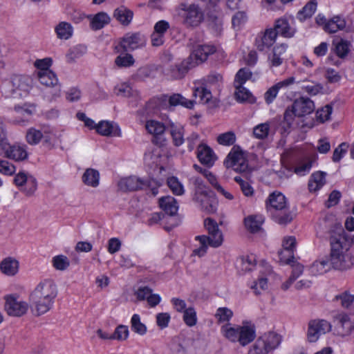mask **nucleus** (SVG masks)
<instances>
[{"label":"nucleus","instance_id":"f257e3e1","mask_svg":"<svg viewBox=\"0 0 354 354\" xmlns=\"http://www.w3.org/2000/svg\"><path fill=\"white\" fill-rule=\"evenodd\" d=\"M57 295V286L53 280L45 279L41 281L29 297L33 314L40 316L48 312L53 308Z\"/></svg>","mask_w":354,"mask_h":354},{"label":"nucleus","instance_id":"f03ea898","mask_svg":"<svg viewBox=\"0 0 354 354\" xmlns=\"http://www.w3.org/2000/svg\"><path fill=\"white\" fill-rule=\"evenodd\" d=\"M330 253L329 255L333 268L344 271L351 269L353 266V257L347 247L343 237L331 236Z\"/></svg>","mask_w":354,"mask_h":354},{"label":"nucleus","instance_id":"7ed1b4c3","mask_svg":"<svg viewBox=\"0 0 354 354\" xmlns=\"http://www.w3.org/2000/svg\"><path fill=\"white\" fill-rule=\"evenodd\" d=\"M266 208L273 220L279 225H286L293 219L286 198L280 192L270 194L266 201Z\"/></svg>","mask_w":354,"mask_h":354},{"label":"nucleus","instance_id":"20e7f679","mask_svg":"<svg viewBox=\"0 0 354 354\" xmlns=\"http://www.w3.org/2000/svg\"><path fill=\"white\" fill-rule=\"evenodd\" d=\"M204 225L208 232V236L201 235L196 236L199 242V247L194 250V253L199 257L204 256L208 246L218 248L223 241V234L219 230L217 223L212 218H207L204 221Z\"/></svg>","mask_w":354,"mask_h":354},{"label":"nucleus","instance_id":"39448f33","mask_svg":"<svg viewBox=\"0 0 354 354\" xmlns=\"http://www.w3.org/2000/svg\"><path fill=\"white\" fill-rule=\"evenodd\" d=\"M189 181L194 187V201L198 203L201 209L206 213L215 212L218 202L213 192L209 190L202 178L198 176H192Z\"/></svg>","mask_w":354,"mask_h":354},{"label":"nucleus","instance_id":"423d86ee","mask_svg":"<svg viewBox=\"0 0 354 354\" xmlns=\"http://www.w3.org/2000/svg\"><path fill=\"white\" fill-rule=\"evenodd\" d=\"M160 185L154 180H145L135 176L123 178L118 183L119 189L122 192H133L148 187L153 196L158 194V188Z\"/></svg>","mask_w":354,"mask_h":354},{"label":"nucleus","instance_id":"0eeeda50","mask_svg":"<svg viewBox=\"0 0 354 354\" xmlns=\"http://www.w3.org/2000/svg\"><path fill=\"white\" fill-rule=\"evenodd\" d=\"M216 52L213 45H198L192 53L178 66V70L182 74L187 72L192 68L205 62L209 55Z\"/></svg>","mask_w":354,"mask_h":354},{"label":"nucleus","instance_id":"6e6552de","mask_svg":"<svg viewBox=\"0 0 354 354\" xmlns=\"http://www.w3.org/2000/svg\"><path fill=\"white\" fill-rule=\"evenodd\" d=\"M281 341V337L274 332L265 333L256 340L248 354H268L277 348Z\"/></svg>","mask_w":354,"mask_h":354},{"label":"nucleus","instance_id":"1a4fd4ad","mask_svg":"<svg viewBox=\"0 0 354 354\" xmlns=\"http://www.w3.org/2000/svg\"><path fill=\"white\" fill-rule=\"evenodd\" d=\"M26 141L31 145H36L43 140V145L52 148L54 146L55 135L48 127H31L27 130Z\"/></svg>","mask_w":354,"mask_h":354},{"label":"nucleus","instance_id":"9d476101","mask_svg":"<svg viewBox=\"0 0 354 354\" xmlns=\"http://www.w3.org/2000/svg\"><path fill=\"white\" fill-rule=\"evenodd\" d=\"M178 15L183 19V24L187 27L198 26L203 19L202 11L195 4L181 3Z\"/></svg>","mask_w":354,"mask_h":354},{"label":"nucleus","instance_id":"9b49d317","mask_svg":"<svg viewBox=\"0 0 354 354\" xmlns=\"http://www.w3.org/2000/svg\"><path fill=\"white\" fill-rule=\"evenodd\" d=\"M205 86L196 88L193 93L194 97H199L200 102L207 104L212 97L210 91L207 87H214L218 89L223 83V76L217 73H212L205 79Z\"/></svg>","mask_w":354,"mask_h":354},{"label":"nucleus","instance_id":"f8f14e48","mask_svg":"<svg viewBox=\"0 0 354 354\" xmlns=\"http://www.w3.org/2000/svg\"><path fill=\"white\" fill-rule=\"evenodd\" d=\"M332 326L329 322L325 319H315L309 321L307 330V340L310 343L318 341L319 337L329 333Z\"/></svg>","mask_w":354,"mask_h":354},{"label":"nucleus","instance_id":"ddd939ff","mask_svg":"<svg viewBox=\"0 0 354 354\" xmlns=\"http://www.w3.org/2000/svg\"><path fill=\"white\" fill-rule=\"evenodd\" d=\"M224 164L227 168H232L237 172H244L248 169V162L243 153L234 147L227 155Z\"/></svg>","mask_w":354,"mask_h":354},{"label":"nucleus","instance_id":"4468645a","mask_svg":"<svg viewBox=\"0 0 354 354\" xmlns=\"http://www.w3.org/2000/svg\"><path fill=\"white\" fill-rule=\"evenodd\" d=\"M28 304L19 297L9 295L6 297L5 310L10 316L21 317L26 314Z\"/></svg>","mask_w":354,"mask_h":354},{"label":"nucleus","instance_id":"2eb2a0df","mask_svg":"<svg viewBox=\"0 0 354 354\" xmlns=\"http://www.w3.org/2000/svg\"><path fill=\"white\" fill-rule=\"evenodd\" d=\"M146 39L143 35L138 32H128L124 35L120 42V46L124 51H132L143 47Z\"/></svg>","mask_w":354,"mask_h":354},{"label":"nucleus","instance_id":"dca6fc26","mask_svg":"<svg viewBox=\"0 0 354 354\" xmlns=\"http://www.w3.org/2000/svg\"><path fill=\"white\" fill-rule=\"evenodd\" d=\"M283 249L279 252V260L282 263L291 264L295 259L294 251L296 248V239L294 236H288L283 239Z\"/></svg>","mask_w":354,"mask_h":354},{"label":"nucleus","instance_id":"f3484780","mask_svg":"<svg viewBox=\"0 0 354 354\" xmlns=\"http://www.w3.org/2000/svg\"><path fill=\"white\" fill-rule=\"evenodd\" d=\"M277 32L272 28L266 29L263 34L259 35L255 46L259 51H263L272 46L276 41Z\"/></svg>","mask_w":354,"mask_h":354},{"label":"nucleus","instance_id":"a211bd4d","mask_svg":"<svg viewBox=\"0 0 354 354\" xmlns=\"http://www.w3.org/2000/svg\"><path fill=\"white\" fill-rule=\"evenodd\" d=\"M272 29L277 32V35L279 34L287 38L293 37L296 32V29L293 26V19H288L285 17L276 20L274 28Z\"/></svg>","mask_w":354,"mask_h":354},{"label":"nucleus","instance_id":"6ab92c4d","mask_svg":"<svg viewBox=\"0 0 354 354\" xmlns=\"http://www.w3.org/2000/svg\"><path fill=\"white\" fill-rule=\"evenodd\" d=\"M292 105L297 117L309 115L313 112L315 108L313 101L305 97H301L295 100Z\"/></svg>","mask_w":354,"mask_h":354},{"label":"nucleus","instance_id":"aec40b11","mask_svg":"<svg viewBox=\"0 0 354 354\" xmlns=\"http://www.w3.org/2000/svg\"><path fill=\"white\" fill-rule=\"evenodd\" d=\"M13 92L19 95L26 94L32 85V80L28 75H15L12 78Z\"/></svg>","mask_w":354,"mask_h":354},{"label":"nucleus","instance_id":"412c9836","mask_svg":"<svg viewBox=\"0 0 354 354\" xmlns=\"http://www.w3.org/2000/svg\"><path fill=\"white\" fill-rule=\"evenodd\" d=\"M3 155L15 161H22L28 158V152L25 145H14L10 146L8 143Z\"/></svg>","mask_w":354,"mask_h":354},{"label":"nucleus","instance_id":"4be33fe9","mask_svg":"<svg viewBox=\"0 0 354 354\" xmlns=\"http://www.w3.org/2000/svg\"><path fill=\"white\" fill-rule=\"evenodd\" d=\"M256 337L254 325L250 322H243L239 326V342L241 346H245L252 342Z\"/></svg>","mask_w":354,"mask_h":354},{"label":"nucleus","instance_id":"5701e85b","mask_svg":"<svg viewBox=\"0 0 354 354\" xmlns=\"http://www.w3.org/2000/svg\"><path fill=\"white\" fill-rule=\"evenodd\" d=\"M197 157L202 164L208 167H212L216 160L213 150L206 145H198Z\"/></svg>","mask_w":354,"mask_h":354},{"label":"nucleus","instance_id":"b1692460","mask_svg":"<svg viewBox=\"0 0 354 354\" xmlns=\"http://www.w3.org/2000/svg\"><path fill=\"white\" fill-rule=\"evenodd\" d=\"M19 269V262L14 257H8L3 259L0 263L1 272L8 276H15Z\"/></svg>","mask_w":354,"mask_h":354},{"label":"nucleus","instance_id":"393cba45","mask_svg":"<svg viewBox=\"0 0 354 354\" xmlns=\"http://www.w3.org/2000/svg\"><path fill=\"white\" fill-rule=\"evenodd\" d=\"M337 322V332L342 336L349 335L354 328V323L346 314H339L335 316Z\"/></svg>","mask_w":354,"mask_h":354},{"label":"nucleus","instance_id":"a878e982","mask_svg":"<svg viewBox=\"0 0 354 354\" xmlns=\"http://www.w3.org/2000/svg\"><path fill=\"white\" fill-rule=\"evenodd\" d=\"M97 132L104 136H120V129L119 127L113 122L102 121L96 125Z\"/></svg>","mask_w":354,"mask_h":354},{"label":"nucleus","instance_id":"bb28decb","mask_svg":"<svg viewBox=\"0 0 354 354\" xmlns=\"http://www.w3.org/2000/svg\"><path fill=\"white\" fill-rule=\"evenodd\" d=\"M333 268L329 256H325L315 261L310 268L313 275L322 274Z\"/></svg>","mask_w":354,"mask_h":354},{"label":"nucleus","instance_id":"cd10ccee","mask_svg":"<svg viewBox=\"0 0 354 354\" xmlns=\"http://www.w3.org/2000/svg\"><path fill=\"white\" fill-rule=\"evenodd\" d=\"M160 208L170 216L175 215L178 209V205L176 200L170 196L162 197L159 199Z\"/></svg>","mask_w":354,"mask_h":354},{"label":"nucleus","instance_id":"c85d7f7f","mask_svg":"<svg viewBox=\"0 0 354 354\" xmlns=\"http://www.w3.org/2000/svg\"><path fill=\"white\" fill-rule=\"evenodd\" d=\"M90 18V27L93 30H98L104 28L110 22L109 16L104 12H100L94 16L88 17Z\"/></svg>","mask_w":354,"mask_h":354},{"label":"nucleus","instance_id":"c756f323","mask_svg":"<svg viewBox=\"0 0 354 354\" xmlns=\"http://www.w3.org/2000/svg\"><path fill=\"white\" fill-rule=\"evenodd\" d=\"M287 48L288 46L286 44H282L276 46L273 48L272 55L269 57V60L272 66L277 67L282 64Z\"/></svg>","mask_w":354,"mask_h":354},{"label":"nucleus","instance_id":"7c9ffc66","mask_svg":"<svg viewBox=\"0 0 354 354\" xmlns=\"http://www.w3.org/2000/svg\"><path fill=\"white\" fill-rule=\"evenodd\" d=\"M169 104L171 106H182L187 109H192L196 103L194 100H188L179 93H174L169 96Z\"/></svg>","mask_w":354,"mask_h":354},{"label":"nucleus","instance_id":"2f4dec72","mask_svg":"<svg viewBox=\"0 0 354 354\" xmlns=\"http://www.w3.org/2000/svg\"><path fill=\"white\" fill-rule=\"evenodd\" d=\"M243 84H234L236 91L234 93L236 100L239 102L254 103L255 102L254 97L245 87Z\"/></svg>","mask_w":354,"mask_h":354},{"label":"nucleus","instance_id":"473e14b6","mask_svg":"<svg viewBox=\"0 0 354 354\" xmlns=\"http://www.w3.org/2000/svg\"><path fill=\"white\" fill-rule=\"evenodd\" d=\"M326 173L317 171L312 174L308 182V188L310 192H317L326 183Z\"/></svg>","mask_w":354,"mask_h":354},{"label":"nucleus","instance_id":"72a5a7b5","mask_svg":"<svg viewBox=\"0 0 354 354\" xmlns=\"http://www.w3.org/2000/svg\"><path fill=\"white\" fill-rule=\"evenodd\" d=\"M114 17L123 25H128L133 19V13L124 6H120L115 10Z\"/></svg>","mask_w":354,"mask_h":354},{"label":"nucleus","instance_id":"f704fd0d","mask_svg":"<svg viewBox=\"0 0 354 354\" xmlns=\"http://www.w3.org/2000/svg\"><path fill=\"white\" fill-rule=\"evenodd\" d=\"M37 75L40 83L46 86H55L58 84V79L52 71L37 72Z\"/></svg>","mask_w":354,"mask_h":354},{"label":"nucleus","instance_id":"c9c22d12","mask_svg":"<svg viewBox=\"0 0 354 354\" xmlns=\"http://www.w3.org/2000/svg\"><path fill=\"white\" fill-rule=\"evenodd\" d=\"M246 228L251 232H257L261 229L263 218L261 215H250L244 220Z\"/></svg>","mask_w":354,"mask_h":354},{"label":"nucleus","instance_id":"e433bc0d","mask_svg":"<svg viewBox=\"0 0 354 354\" xmlns=\"http://www.w3.org/2000/svg\"><path fill=\"white\" fill-rule=\"evenodd\" d=\"M346 26V22L344 19L336 16L325 23L324 30L330 33H335L339 30H342Z\"/></svg>","mask_w":354,"mask_h":354},{"label":"nucleus","instance_id":"4c0bfd02","mask_svg":"<svg viewBox=\"0 0 354 354\" xmlns=\"http://www.w3.org/2000/svg\"><path fill=\"white\" fill-rule=\"evenodd\" d=\"M82 180L85 185L96 187L99 185L100 174L94 169H87L82 176Z\"/></svg>","mask_w":354,"mask_h":354},{"label":"nucleus","instance_id":"58836bf2","mask_svg":"<svg viewBox=\"0 0 354 354\" xmlns=\"http://www.w3.org/2000/svg\"><path fill=\"white\" fill-rule=\"evenodd\" d=\"M170 134L172 137L173 143L175 146L178 147L184 142V129L180 125L174 123L170 124Z\"/></svg>","mask_w":354,"mask_h":354},{"label":"nucleus","instance_id":"ea45409f","mask_svg":"<svg viewBox=\"0 0 354 354\" xmlns=\"http://www.w3.org/2000/svg\"><path fill=\"white\" fill-rule=\"evenodd\" d=\"M55 30L57 37L61 39H68L73 35L72 26L66 21L59 23L56 26Z\"/></svg>","mask_w":354,"mask_h":354},{"label":"nucleus","instance_id":"a19ab883","mask_svg":"<svg viewBox=\"0 0 354 354\" xmlns=\"http://www.w3.org/2000/svg\"><path fill=\"white\" fill-rule=\"evenodd\" d=\"M223 335L231 342H239V326L233 327L231 324H226L221 328Z\"/></svg>","mask_w":354,"mask_h":354},{"label":"nucleus","instance_id":"79ce46f5","mask_svg":"<svg viewBox=\"0 0 354 354\" xmlns=\"http://www.w3.org/2000/svg\"><path fill=\"white\" fill-rule=\"evenodd\" d=\"M131 330L140 335H144L146 334L147 329L145 324L140 321V317L138 314H134L131 319Z\"/></svg>","mask_w":354,"mask_h":354},{"label":"nucleus","instance_id":"37998d69","mask_svg":"<svg viewBox=\"0 0 354 354\" xmlns=\"http://www.w3.org/2000/svg\"><path fill=\"white\" fill-rule=\"evenodd\" d=\"M147 131L152 135L159 136L164 133L165 127L162 122L156 120H149L145 125Z\"/></svg>","mask_w":354,"mask_h":354},{"label":"nucleus","instance_id":"c03bdc74","mask_svg":"<svg viewBox=\"0 0 354 354\" xmlns=\"http://www.w3.org/2000/svg\"><path fill=\"white\" fill-rule=\"evenodd\" d=\"M270 129L269 123H261L253 128V136L257 139L263 140L268 137Z\"/></svg>","mask_w":354,"mask_h":354},{"label":"nucleus","instance_id":"a18cd8bd","mask_svg":"<svg viewBox=\"0 0 354 354\" xmlns=\"http://www.w3.org/2000/svg\"><path fill=\"white\" fill-rule=\"evenodd\" d=\"M52 263L57 270L64 271L69 267L70 261L67 257L60 254L53 258Z\"/></svg>","mask_w":354,"mask_h":354},{"label":"nucleus","instance_id":"49530a36","mask_svg":"<svg viewBox=\"0 0 354 354\" xmlns=\"http://www.w3.org/2000/svg\"><path fill=\"white\" fill-rule=\"evenodd\" d=\"M317 4L313 1L308 2L301 10L297 13V18L300 21L310 17L315 12Z\"/></svg>","mask_w":354,"mask_h":354},{"label":"nucleus","instance_id":"de8ad7c7","mask_svg":"<svg viewBox=\"0 0 354 354\" xmlns=\"http://www.w3.org/2000/svg\"><path fill=\"white\" fill-rule=\"evenodd\" d=\"M335 300L339 301L341 306L348 308L354 306V295H351L347 291L335 296Z\"/></svg>","mask_w":354,"mask_h":354},{"label":"nucleus","instance_id":"09e8293b","mask_svg":"<svg viewBox=\"0 0 354 354\" xmlns=\"http://www.w3.org/2000/svg\"><path fill=\"white\" fill-rule=\"evenodd\" d=\"M183 321L188 326H194L197 322L196 312L193 307H189L183 313Z\"/></svg>","mask_w":354,"mask_h":354},{"label":"nucleus","instance_id":"8fccbe9b","mask_svg":"<svg viewBox=\"0 0 354 354\" xmlns=\"http://www.w3.org/2000/svg\"><path fill=\"white\" fill-rule=\"evenodd\" d=\"M167 185L171 192L176 195H183L185 192L184 187L176 177H170L167 179Z\"/></svg>","mask_w":354,"mask_h":354},{"label":"nucleus","instance_id":"3c124183","mask_svg":"<svg viewBox=\"0 0 354 354\" xmlns=\"http://www.w3.org/2000/svg\"><path fill=\"white\" fill-rule=\"evenodd\" d=\"M232 315V311L226 307L218 308L215 314V317L218 322H229Z\"/></svg>","mask_w":354,"mask_h":354},{"label":"nucleus","instance_id":"603ef678","mask_svg":"<svg viewBox=\"0 0 354 354\" xmlns=\"http://www.w3.org/2000/svg\"><path fill=\"white\" fill-rule=\"evenodd\" d=\"M236 141L235 134L232 131H228L220 134L217 137V142L222 145L230 146L232 145Z\"/></svg>","mask_w":354,"mask_h":354},{"label":"nucleus","instance_id":"864d4df0","mask_svg":"<svg viewBox=\"0 0 354 354\" xmlns=\"http://www.w3.org/2000/svg\"><path fill=\"white\" fill-rule=\"evenodd\" d=\"M134 59L130 54L119 55L115 58V63L119 67H129L134 64Z\"/></svg>","mask_w":354,"mask_h":354},{"label":"nucleus","instance_id":"5fc2aeb1","mask_svg":"<svg viewBox=\"0 0 354 354\" xmlns=\"http://www.w3.org/2000/svg\"><path fill=\"white\" fill-rule=\"evenodd\" d=\"M251 76L252 72L248 68H241L236 75L234 84H243Z\"/></svg>","mask_w":354,"mask_h":354},{"label":"nucleus","instance_id":"6e6d98bb","mask_svg":"<svg viewBox=\"0 0 354 354\" xmlns=\"http://www.w3.org/2000/svg\"><path fill=\"white\" fill-rule=\"evenodd\" d=\"M132 88L127 83H121L114 88V93L122 97H129L132 95Z\"/></svg>","mask_w":354,"mask_h":354},{"label":"nucleus","instance_id":"4d7b16f0","mask_svg":"<svg viewBox=\"0 0 354 354\" xmlns=\"http://www.w3.org/2000/svg\"><path fill=\"white\" fill-rule=\"evenodd\" d=\"M302 90L310 95H316L322 92L323 86L319 83L310 82L302 86Z\"/></svg>","mask_w":354,"mask_h":354},{"label":"nucleus","instance_id":"13d9d810","mask_svg":"<svg viewBox=\"0 0 354 354\" xmlns=\"http://www.w3.org/2000/svg\"><path fill=\"white\" fill-rule=\"evenodd\" d=\"M24 185L25 186H23L20 190L24 192L26 196H30L33 195L37 187L36 179L32 176H30L27 183Z\"/></svg>","mask_w":354,"mask_h":354},{"label":"nucleus","instance_id":"bf43d9fd","mask_svg":"<svg viewBox=\"0 0 354 354\" xmlns=\"http://www.w3.org/2000/svg\"><path fill=\"white\" fill-rule=\"evenodd\" d=\"M333 107L327 104L322 109L317 110V118L320 122H324L330 119V116L332 113Z\"/></svg>","mask_w":354,"mask_h":354},{"label":"nucleus","instance_id":"052dcab7","mask_svg":"<svg viewBox=\"0 0 354 354\" xmlns=\"http://www.w3.org/2000/svg\"><path fill=\"white\" fill-rule=\"evenodd\" d=\"M129 336V329L127 326L124 325H120L118 326L114 333H113V339H117L119 341L125 340Z\"/></svg>","mask_w":354,"mask_h":354},{"label":"nucleus","instance_id":"680f3d73","mask_svg":"<svg viewBox=\"0 0 354 354\" xmlns=\"http://www.w3.org/2000/svg\"><path fill=\"white\" fill-rule=\"evenodd\" d=\"M171 317L168 313H160L156 315V324L160 329H164L169 326Z\"/></svg>","mask_w":354,"mask_h":354},{"label":"nucleus","instance_id":"e2e57ef3","mask_svg":"<svg viewBox=\"0 0 354 354\" xmlns=\"http://www.w3.org/2000/svg\"><path fill=\"white\" fill-rule=\"evenodd\" d=\"M8 143L5 124L3 121L0 120V155H3Z\"/></svg>","mask_w":354,"mask_h":354},{"label":"nucleus","instance_id":"0e129e2a","mask_svg":"<svg viewBox=\"0 0 354 354\" xmlns=\"http://www.w3.org/2000/svg\"><path fill=\"white\" fill-rule=\"evenodd\" d=\"M348 148V145L346 142L340 144L333 152V160L334 162H339L342 156L346 153Z\"/></svg>","mask_w":354,"mask_h":354},{"label":"nucleus","instance_id":"69168bd1","mask_svg":"<svg viewBox=\"0 0 354 354\" xmlns=\"http://www.w3.org/2000/svg\"><path fill=\"white\" fill-rule=\"evenodd\" d=\"M173 354H186L187 349L183 342L178 339H174L170 346Z\"/></svg>","mask_w":354,"mask_h":354},{"label":"nucleus","instance_id":"338daca9","mask_svg":"<svg viewBox=\"0 0 354 354\" xmlns=\"http://www.w3.org/2000/svg\"><path fill=\"white\" fill-rule=\"evenodd\" d=\"M152 292V290L147 286L139 287L134 292L136 298L139 301L147 300L150 294Z\"/></svg>","mask_w":354,"mask_h":354},{"label":"nucleus","instance_id":"774afa93","mask_svg":"<svg viewBox=\"0 0 354 354\" xmlns=\"http://www.w3.org/2000/svg\"><path fill=\"white\" fill-rule=\"evenodd\" d=\"M240 263V268L245 272L252 270L255 266L254 259L250 257L241 258Z\"/></svg>","mask_w":354,"mask_h":354}]
</instances>
